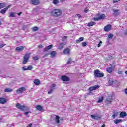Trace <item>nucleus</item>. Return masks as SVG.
Returning a JSON list of instances; mask_svg holds the SVG:
<instances>
[{
    "mask_svg": "<svg viewBox=\"0 0 127 127\" xmlns=\"http://www.w3.org/2000/svg\"><path fill=\"white\" fill-rule=\"evenodd\" d=\"M76 15L78 16V17H79V18H81V17H82V16H81L80 14H77Z\"/></svg>",
    "mask_w": 127,
    "mask_h": 127,
    "instance_id": "nucleus-53",
    "label": "nucleus"
},
{
    "mask_svg": "<svg viewBox=\"0 0 127 127\" xmlns=\"http://www.w3.org/2000/svg\"><path fill=\"white\" fill-rule=\"evenodd\" d=\"M4 91L5 93H11V92H13V89L10 88H5Z\"/></svg>",
    "mask_w": 127,
    "mask_h": 127,
    "instance_id": "nucleus-20",
    "label": "nucleus"
},
{
    "mask_svg": "<svg viewBox=\"0 0 127 127\" xmlns=\"http://www.w3.org/2000/svg\"><path fill=\"white\" fill-rule=\"evenodd\" d=\"M36 10V9H34V10H33L32 12H33V13L34 14H35L34 13V12H35Z\"/></svg>",
    "mask_w": 127,
    "mask_h": 127,
    "instance_id": "nucleus-59",
    "label": "nucleus"
},
{
    "mask_svg": "<svg viewBox=\"0 0 127 127\" xmlns=\"http://www.w3.org/2000/svg\"><path fill=\"white\" fill-rule=\"evenodd\" d=\"M102 41H100L99 42V43L97 45V47H100V46H101V44H102Z\"/></svg>",
    "mask_w": 127,
    "mask_h": 127,
    "instance_id": "nucleus-45",
    "label": "nucleus"
},
{
    "mask_svg": "<svg viewBox=\"0 0 127 127\" xmlns=\"http://www.w3.org/2000/svg\"><path fill=\"white\" fill-rule=\"evenodd\" d=\"M56 86V85L55 84H52L50 86V90H49L48 93L49 94H52V93L54 92V90H55Z\"/></svg>",
    "mask_w": 127,
    "mask_h": 127,
    "instance_id": "nucleus-6",
    "label": "nucleus"
},
{
    "mask_svg": "<svg viewBox=\"0 0 127 127\" xmlns=\"http://www.w3.org/2000/svg\"><path fill=\"white\" fill-rule=\"evenodd\" d=\"M52 47H53V45H50L47 46V47H46L44 48V51H47L49 50V49H51V48H52Z\"/></svg>",
    "mask_w": 127,
    "mask_h": 127,
    "instance_id": "nucleus-18",
    "label": "nucleus"
},
{
    "mask_svg": "<svg viewBox=\"0 0 127 127\" xmlns=\"http://www.w3.org/2000/svg\"><path fill=\"white\" fill-rule=\"evenodd\" d=\"M111 28H112V26H111V25H107L106 26L104 27V31H110V30H111Z\"/></svg>",
    "mask_w": 127,
    "mask_h": 127,
    "instance_id": "nucleus-16",
    "label": "nucleus"
},
{
    "mask_svg": "<svg viewBox=\"0 0 127 127\" xmlns=\"http://www.w3.org/2000/svg\"><path fill=\"white\" fill-rule=\"evenodd\" d=\"M67 38V36H64L62 38V41H64V39H66Z\"/></svg>",
    "mask_w": 127,
    "mask_h": 127,
    "instance_id": "nucleus-46",
    "label": "nucleus"
},
{
    "mask_svg": "<svg viewBox=\"0 0 127 127\" xmlns=\"http://www.w3.org/2000/svg\"><path fill=\"white\" fill-rule=\"evenodd\" d=\"M80 42H82V41H84V37H80L79 38Z\"/></svg>",
    "mask_w": 127,
    "mask_h": 127,
    "instance_id": "nucleus-43",
    "label": "nucleus"
},
{
    "mask_svg": "<svg viewBox=\"0 0 127 127\" xmlns=\"http://www.w3.org/2000/svg\"><path fill=\"white\" fill-rule=\"evenodd\" d=\"M71 50L69 48H67L66 49H64V53L66 55H69L70 54V52Z\"/></svg>",
    "mask_w": 127,
    "mask_h": 127,
    "instance_id": "nucleus-15",
    "label": "nucleus"
},
{
    "mask_svg": "<svg viewBox=\"0 0 127 127\" xmlns=\"http://www.w3.org/2000/svg\"><path fill=\"white\" fill-rule=\"evenodd\" d=\"M24 49V47L23 46H20L16 48L15 50L17 52H20V51H23Z\"/></svg>",
    "mask_w": 127,
    "mask_h": 127,
    "instance_id": "nucleus-12",
    "label": "nucleus"
},
{
    "mask_svg": "<svg viewBox=\"0 0 127 127\" xmlns=\"http://www.w3.org/2000/svg\"><path fill=\"white\" fill-rule=\"evenodd\" d=\"M5 44H3L2 43H0V48H2V47H3V46H4Z\"/></svg>",
    "mask_w": 127,
    "mask_h": 127,
    "instance_id": "nucleus-40",
    "label": "nucleus"
},
{
    "mask_svg": "<svg viewBox=\"0 0 127 127\" xmlns=\"http://www.w3.org/2000/svg\"><path fill=\"white\" fill-rule=\"evenodd\" d=\"M122 73H123V71H121V70H119L118 71V74L119 75H122Z\"/></svg>",
    "mask_w": 127,
    "mask_h": 127,
    "instance_id": "nucleus-42",
    "label": "nucleus"
},
{
    "mask_svg": "<svg viewBox=\"0 0 127 127\" xmlns=\"http://www.w3.org/2000/svg\"><path fill=\"white\" fill-rule=\"evenodd\" d=\"M125 94L127 95V89H125Z\"/></svg>",
    "mask_w": 127,
    "mask_h": 127,
    "instance_id": "nucleus-60",
    "label": "nucleus"
},
{
    "mask_svg": "<svg viewBox=\"0 0 127 127\" xmlns=\"http://www.w3.org/2000/svg\"><path fill=\"white\" fill-rule=\"evenodd\" d=\"M101 127H106V125L103 124Z\"/></svg>",
    "mask_w": 127,
    "mask_h": 127,
    "instance_id": "nucleus-62",
    "label": "nucleus"
},
{
    "mask_svg": "<svg viewBox=\"0 0 127 127\" xmlns=\"http://www.w3.org/2000/svg\"><path fill=\"white\" fill-rule=\"evenodd\" d=\"M118 114H119V112H114V115L116 117H117V116H118Z\"/></svg>",
    "mask_w": 127,
    "mask_h": 127,
    "instance_id": "nucleus-48",
    "label": "nucleus"
},
{
    "mask_svg": "<svg viewBox=\"0 0 127 127\" xmlns=\"http://www.w3.org/2000/svg\"><path fill=\"white\" fill-rule=\"evenodd\" d=\"M94 20H95V21H98L100 20V18H99V17L94 18Z\"/></svg>",
    "mask_w": 127,
    "mask_h": 127,
    "instance_id": "nucleus-41",
    "label": "nucleus"
},
{
    "mask_svg": "<svg viewBox=\"0 0 127 127\" xmlns=\"http://www.w3.org/2000/svg\"><path fill=\"white\" fill-rule=\"evenodd\" d=\"M121 0H113V3H117L118 1H120Z\"/></svg>",
    "mask_w": 127,
    "mask_h": 127,
    "instance_id": "nucleus-44",
    "label": "nucleus"
},
{
    "mask_svg": "<svg viewBox=\"0 0 127 127\" xmlns=\"http://www.w3.org/2000/svg\"><path fill=\"white\" fill-rule=\"evenodd\" d=\"M39 48H42V45H39L38 46Z\"/></svg>",
    "mask_w": 127,
    "mask_h": 127,
    "instance_id": "nucleus-57",
    "label": "nucleus"
},
{
    "mask_svg": "<svg viewBox=\"0 0 127 127\" xmlns=\"http://www.w3.org/2000/svg\"><path fill=\"white\" fill-rule=\"evenodd\" d=\"M30 2L34 5H38L39 4V0H31Z\"/></svg>",
    "mask_w": 127,
    "mask_h": 127,
    "instance_id": "nucleus-13",
    "label": "nucleus"
},
{
    "mask_svg": "<svg viewBox=\"0 0 127 127\" xmlns=\"http://www.w3.org/2000/svg\"><path fill=\"white\" fill-rule=\"evenodd\" d=\"M62 14V11L58 9H56L53 10L51 12V15H53V16H60L61 14Z\"/></svg>",
    "mask_w": 127,
    "mask_h": 127,
    "instance_id": "nucleus-1",
    "label": "nucleus"
},
{
    "mask_svg": "<svg viewBox=\"0 0 127 127\" xmlns=\"http://www.w3.org/2000/svg\"><path fill=\"white\" fill-rule=\"evenodd\" d=\"M0 25H1V21H0Z\"/></svg>",
    "mask_w": 127,
    "mask_h": 127,
    "instance_id": "nucleus-64",
    "label": "nucleus"
},
{
    "mask_svg": "<svg viewBox=\"0 0 127 127\" xmlns=\"http://www.w3.org/2000/svg\"><path fill=\"white\" fill-rule=\"evenodd\" d=\"M6 6V3H0V9L1 8H4Z\"/></svg>",
    "mask_w": 127,
    "mask_h": 127,
    "instance_id": "nucleus-23",
    "label": "nucleus"
},
{
    "mask_svg": "<svg viewBox=\"0 0 127 127\" xmlns=\"http://www.w3.org/2000/svg\"><path fill=\"white\" fill-rule=\"evenodd\" d=\"M108 83L109 85H115V86H118L119 85V82L116 80L110 79L108 81Z\"/></svg>",
    "mask_w": 127,
    "mask_h": 127,
    "instance_id": "nucleus-5",
    "label": "nucleus"
},
{
    "mask_svg": "<svg viewBox=\"0 0 127 127\" xmlns=\"http://www.w3.org/2000/svg\"><path fill=\"white\" fill-rule=\"evenodd\" d=\"M64 45H65V44H64L63 42L60 43L59 46V49H62V48L64 47Z\"/></svg>",
    "mask_w": 127,
    "mask_h": 127,
    "instance_id": "nucleus-27",
    "label": "nucleus"
},
{
    "mask_svg": "<svg viewBox=\"0 0 127 127\" xmlns=\"http://www.w3.org/2000/svg\"><path fill=\"white\" fill-rule=\"evenodd\" d=\"M125 74L127 75V71H125Z\"/></svg>",
    "mask_w": 127,
    "mask_h": 127,
    "instance_id": "nucleus-63",
    "label": "nucleus"
},
{
    "mask_svg": "<svg viewBox=\"0 0 127 127\" xmlns=\"http://www.w3.org/2000/svg\"><path fill=\"white\" fill-rule=\"evenodd\" d=\"M55 120L57 122V124H59L60 123V121L59 120V119H60V117H59V116L58 115H55Z\"/></svg>",
    "mask_w": 127,
    "mask_h": 127,
    "instance_id": "nucleus-25",
    "label": "nucleus"
},
{
    "mask_svg": "<svg viewBox=\"0 0 127 127\" xmlns=\"http://www.w3.org/2000/svg\"><path fill=\"white\" fill-rule=\"evenodd\" d=\"M61 79L64 82H68L70 81V78H69V77L66 75H63L61 77Z\"/></svg>",
    "mask_w": 127,
    "mask_h": 127,
    "instance_id": "nucleus-8",
    "label": "nucleus"
},
{
    "mask_svg": "<svg viewBox=\"0 0 127 127\" xmlns=\"http://www.w3.org/2000/svg\"><path fill=\"white\" fill-rule=\"evenodd\" d=\"M39 28H38V27L35 26L32 28V31H34V32L37 31V30H39Z\"/></svg>",
    "mask_w": 127,
    "mask_h": 127,
    "instance_id": "nucleus-29",
    "label": "nucleus"
},
{
    "mask_svg": "<svg viewBox=\"0 0 127 127\" xmlns=\"http://www.w3.org/2000/svg\"><path fill=\"white\" fill-rule=\"evenodd\" d=\"M67 64H71L72 63V59L69 58V60L67 62Z\"/></svg>",
    "mask_w": 127,
    "mask_h": 127,
    "instance_id": "nucleus-37",
    "label": "nucleus"
},
{
    "mask_svg": "<svg viewBox=\"0 0 127 127\" xmlns=\"http://www.w3.org/2000/svg\"><path fill=\"white\" fill-rule=\"evenodd\" d=\"M94 76L96 78H103L104 77V74L101 73L99 70H95L94 71Z\"/></svg>",
    "mask_w": 127,
    "mask_h": 127,
    "instance_id": "nucleus-3",
    "label": "nucleus"
},
{
    "mask_svg": "<svg viewBox=\"0 0 127 127\" xmlns=\"http://www.w3.org/2000/svg\"><path fill=\"white\" fill-rule=\"evenodd\" d=\"M103 98H99L98 101V103H102L103 102Z\"/></svg>",
    "mask_w": 127,
    "mask_h": 127,
    "instance_id": "nucleus-39",
    "label": "nucleus"
},
{
    "mask_svg": "<svg viewBox=\"0 0 127 127\" xmlns=\"http://www.w3.org/2000/svg\"><path fill=\"white\" fill-rule=\"evenodd\" d=\"M112 56H109V60H111V59H112Z\"/></svg>",
    "mask_w": 127,
    "mask_h": 127,
    "instance_id": "nucleus-55",
    "label": "nucleus"
},
{
    "mask_svg": "<svg viewBox=\"0 0 127 127\" xmlns=\"http://www.w3.org/2000/svg\"><path fill=\"white\" fill-rule=\"evenodd\" d=\"M34 83L35 85L38 86V85H39V84H40V81L39 79H36L34 80Z\"/></svg>",
    "mask_w": 127,
    "mask_h": 127,
    "instance_id": "nucleus-22",
    "label": "nucleus"
},
{
    "mask_svg": "<svg viewBox=\"0 0 127 127\" xmlns=\"http://www.w3.org/2000/svg\"><path fill=\"white\" fill-rule=\"evenodd\" d=\"M36 108L37 110H38V111H42V109H43L40 105H37Z\"/></svg>",
    "mask_w": 127,
    "mask_h": 127,
    "instance_id": "nucleus-28",
    "label": "nucleus"
},
{
    "mask_svg": "<svg viewBox=\"0 0 127 127\" xmlns=\"http://www.w3.org/2000/svg\"><path fill=\"white\" fill-rule=\"evenodd\" d=\"M112 119H115V118H116V116H115L114 114H113V115L112 116Z\"/></svg>",
    "mask_w": 127,
    "mask_h": 127,
    "instance_id": "nucleus-56",
    "label": "nucleus"
},
{
    "mask_svg": "<svg viewBox=\"0 0 127 127\" xmlns=\"http://www.w3.org/2000/svg\"><path fill=\"white\" fill-rule=\"evenodd\" d=\"M33 59H34V60L36 61V60H38V59H39V58L37 56H35L33 57Z\"/></svg>",
    "mask_w": 127,
    "mask_h": 127,
    "instance_id": "nucleus-35",
    "label": "nucleus"
},
{
    "mask_svg": "<svg viewBox=\"0 0 127 127\" xmlns=\"http://www.w3.org/2000/svg\"><path fill=\"white\" fill-rule=\"evenodd\" d=\"M107 101L109 103H111V102H112V97H110V100H109V99H107Z\"/></svg>",
    "mask_w": 127,
    "mask_h": 127,
    "instance_id": "nucleus-49",
    "label": "nucleus"
},
{
    "mask_svg": "<svg viewBox=\"0 0 127 127\" xmlns=\"http://www.w3.org/2000/svg\"><path fill=\"white\" fill-rule=\"evenodd\" d=\"M25 87H22L19 88L18 90H16V93L17 94H22L25 91Z\"/></svg>",
    "mask_w": 127,
    "mask_h": 127,
    "instance_id": "nucleus-7",
    "label": "nucleus"
},
{
    "mask_svg": "<svg viewBox=\"0 0 127 127\" xmlns=\"http://www.w3.org/2000/svg\"><path fill=\"white\" fill-rule=\"evenodd\" d=\"M113 37L114 35H113V34H109L108 35V38H113Z\"/></svg>",
    "mask_w": 127,
    "mask_h": 127,
    "instance_id": "nucleus-38",
    "label": "nucleus"
},
{
    "mask_svg": "<svg viewBox=\"0 0 127 127\" xmlns=\"http://www.w3.org/2000/svg\"><path fill=\"white\" fill-rule=\"evenodd\" d=\"M53 2L54 4H58V3H59V1L58 0H53Z\"/></svg>",
    "mask_w": 127,
    "mask_h": 127,
    "instance_id": "nucleus-32",
    "label": "nucleus"
},
{
    "mask_svg": "<svg viewBox=\"0 0 127 127\" xmlns=\"http://www.w3.org/2000/svg\"><path fill=\"white\" fill-rule=\"evenodd\" d=\"M95 24H96V22H90L88 23L87 26H89V27L93 26L95 25Z\"/></svg>",
    "mask_w": 127,
    "mask_h": 127,
    "instance_id": "nucleus-26",
    "label": "nucleus"
},
{
    "mask_svg": "<svg viewBox=\"0 0 127 127\" xmlns=\"http://www.w3.org/2000/svg\"><path fill=\"white\" fill-rule=\"evenodd\" d=\"M106 71L108 73H109L111 74V73L113 72V71H114V69H113V68L112 67H108L106 68Z\"/></svg>",
    "mask_w": 127,
    "mask_h": 127,
    "instance_id": "nucleus-21",
    "label": "nucleus"
},
{
    "mask_svg": "<svg viewBox=\"0 0 127 127\" xmlns=\"http://www.w3.org/2000/svg\"><path fill=\"white\" fill-rule=\"evenodd\" d=\"M90 117L94 120H101V116L98 115H91Z\"/></svg>",
    "mask_w": 127,
    "mask_h": 127,
    "instance_id": "nucleus-10",
    "label": "nucleus"
},
{
    "mask_svg": "<svg viewBox=\"0 0 127 127\" xmlns=\"http://www.w3.org/2000/svg\"><path fill=\"white\" fill-rule=\"evenodd\" d=\"M122 122V120L121 119H116L114 120L115 124H119V123H121Z\"/></svg>",
    "mask_w": 127,
    "mask_h": 127,
    "instance_id": "nucleus-30",
    "label": "nucleus"
},
{
    "mask_svg": "<svg viewBox=\"0 0 127 127\" xmlns=\"http://www.w3.org/2000/svg\"><path fill=\"white\" fill-rule=\"evenodd\" d=\"M2 122V118H0V123Z\"/></svg>",
    "mask_w": 127,
    "mask_h": 127,
    "instance_id": "nucleus-61",
    "label": "nucleus"
},
{
    "mask_svg": "<svg viewBox=\"0 0 127 127\" xmlns=\"http://www.w3.org/2000/svg\"><path fill=\"white\" fill-rule=\"evenodd\" d=\"M99 87L100 86H99L98 85H94L93 86L90 87L89 90L90 91H95V90H98V89H99Z\"/></svg>",
    "mask_w": 127,
    "mask_h": 127,
    "instance_id": "nucleus-11",
    "label": "nucleus"
},
{
    "mask_svg": "<svg viewBox=\"0 0 127 127\" xmlns=\"http://www.w3.org/2000/svg\"><path fill=\"white\" fill-rule=\"evenodd\" d=\"M16 107L17 108V109H19V110L23 111H28V110H29V107H27L25 105H22L19 103H17L16 104Z\"/></svg>",
    "mask_w": 127,
    "mask_h": 127,
    "instance_id": "nucleus-2",
    "label": "nucleus"
},
{
    "mask_svg": "<svg viewBox=\"0 0 127 127\" xmlns=\"http://www.w3.org/2000/svg\"><path fill=\"white\" fill-rule=\"evenodd\" d=\"M84 12H85L86 13H87V12H88V10L87 9L84 10Z\"/></svg>",
    "mask_w": 127,
    "mask_h": 127,
    "instance_id": "nucleus-58",
    "label": "nucleus"
},
{
    "mask_svg": "<svg viewBox=\"0 0 127 127\" xmlns=\"http://www.w3.org/2000/svg\"><path fill=\"white\" fill-rule=\"evenodd\" d=\"M51 58H53L55 55H56V52L53 51L50 53Z\"/></svg>",
    "mask_w": 127,
    "mask_h": 127,
    "instance_id": "nucleus-24",
    "label": "nucleus"
},
{
    "mask_svg": "<svg viewBox=\"0 0 127 127\" xmlns=\"http://www.w3.org/2000/svg\"><path fill=\"white\" fill-rule=\"evenodd\" d=\"M29 54H26L24 56V60L23 61V64H26L27 62H28V60L29 59V56H30Z\"/></svg>",
    "mask_w": 127,
    "mask_h": 127,
    "instance_id": "nucleus-4",
    "label": "nucleus"
},
{
    "mask_svg": "<svg viewBox=\"0 0 127 127\" xmlns=\"http://www.w3.org/2000/svg\"><path fill=\"white\" fill-rule=\"evenodd\" d=\"M22 70H23V71H27V68L24 67L22 68Z\"/></svg>",
    "mask_w": 127,
    "mask_h": 127,
    "instance_id": "nucleus-47",
    "label": "nucleus"
},
{
    "mask_svg": "<svg viewBox=\"0 0 127 127\" xmlns=\"http://www.w3.org/2000/svg\"><path fill=\"white\" fill-rule=\"evenodd\" d=\"M11 6V5H9L7 7L2 9L0 11V13H1L2 14H4V13H6L7 10L10 8V7Z\"/></svg>",
    "mask_w": 127,
    "mask_h": 127,
    "instance_id": "nucleus-9",
    "label": "nucleus"
},
{
    "mask_svg": "<svg viewBox=\"0 0 127 127\" xmlns=\"http://www.w3.org/2000/svg\"><path fill=\"white\" fill-rule=\"evenodd\" d=\"M98 17L100 20H101V19H104V18H105V14H102L100 15Z\"/></svg>",
    "mask_w": 127,
    "mask_h": 127,
    "instance_id": "nucleus-31",
    "label": "nucleus"
},
{
    "mask_svg": "<svg viewBox=\"0 0 127 127\" xmlns=\"http://www.w3.org/2000/svg\"><path fill=\"white\" fill-rule=\"evenodd\" d=\"M87 43H88V42H83L82 43V46H83V47H85V46H87V45L88 44Z\"/></svg>",
    "mask_w": 127,
    "mask_h": 127,
    "instance_id": "nucleus-36",
    "label": "nucleus"
},
{
    "mask_svg": "<svg viewBox=\"0 0 127 127\" xmlns=\"http://www.w3.org/2000/svg\"><path fill=\"white\" fill-rule=\"evenodd\" d=\"M113 15L115 16H117V15H119L120 14V9H113Z\"/></svg>",
    "mask_w": 127,
    "mask_h": 127,
    "instance_id": "nucleus-14",
    "label": "nucleus"
},
{
    "mask_svg": "<svg viewBox=\"0 0 127 127\" xmlns=\"http://www.w3.org/2000/svg\"><path fill=\"white\" fill-rule=\"evenodd\" d=\"M27 69V70H32V69H33V67H32V66H31V65H30V66H28Z\"/></svg>",
    "mask_w": 127,
    "mask_h": 127,
    "instance_id": "nucleus-34",
    "label": "nucleus"
},
{
    "mask_svg": "<svg viewBox=\"0 0 127 127\" xmlns=\"http://www.w3.org/2000/svg\"><path fill=\"white\" fill-rule=\"evenodd\" d=\"M29 113H31L30 111L25 112L24 113V114L26 115H28V114H29Z\"/></svg>",
    "mask_w": 127,
    "mask_h": 127,
    "instance_id": "nucleus-51",
    "label": "nucleus"
},
{
    "mask_svg": "<svg viewBox=\"0 0 127 127\" xmlns=\"http://www.w3.org/2000/svg\"><path fill=\"white\" fill-rule=\"evenodd\" d=\"M32 123H30L26 127H32Z\"/></svg>",
    "mask_w": 127,
    "mask_h": 127,
    "instance_id": "nucleus-50",
    "label": "nucleus"
},
{
    "mask_svg": "<svg viewBox=\"0 0 127 127\" xmlns=\"http://www.w3.org/2000/svg\"><path fill=\"white\" fill-rule=\"evenodd\" d=\"M76 43H80V42H81L80 41V39H78L76 40Z\"/></svg>",
    "mask_w": 127,
    "mask_h": 127,
    "instance_id": "nucleus-52",
    "label": "nucleus"
},
{
    "mask_svg": "<svg viewBox=\"0 0 127 127\" xmlns=\"http://www.w3.org/2000/svg\"><path fill=\"white\" fill-rule=\"evenodd\" d=\"M9 17H15V13H11L10 14Z\"/></svg>",
    "mask_w": 127,
    "mask_h": 127,
    "instance_id": "nucleus-33",
    "label": "nucleus"
},
{
    "mask_svg": "<svg viewBox=\"0 0 127 127\" xmlns=\"http://www.w3.org/2000/svg\"><path fill=\"white\" fill-rule=\"evenodd\" d=\"M18 15H19V16H20V15H21V14H22V12H20V13H17Z\"/></svg>",
    "mask_w": 127,
    "mask_h": 127,
    "instance_id": "nucleus-54",
    "label": "nucleus"
},
{
    "mask_svg": "<svg viewBox=\"0 0 127 127\" xmlns=\"http://www.w3.org/2000/svg\"><path fill=\"white\" fill-rule=\"evenodd\" d=\"M7 102V100L4 98H0V104H5Z\"/></svg>",
    "mask_w": 127,
    "mask_h": 127,
    "instance_id": "nucleus-17",
    "label": "nucleus"
},
{
    "mask_svg": "<svg viewBox=\"0 0 127 127\" xmlns=\"http://www.w3.org/2000/svg\"><path fill=\"white\" fill-rule=\"evenodd\" d=\"M120 116L122 118H124V117H127V113H126L125 111H122L121 112Z\"/></svg>",
    "mask_w": 127,
    "mask_h": 127,
    "instance_id": "nucleus-19",
    "label": "nucleus"
}]
</instances>
